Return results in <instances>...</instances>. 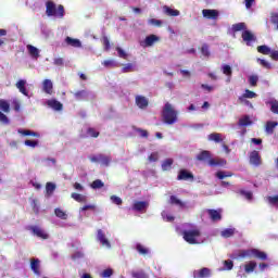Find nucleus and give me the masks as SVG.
<instances>
[{"label":"nucleus","mask_w":278,"mask_h":278,"mask_svg":"<svg viewBox=\"0 0 278 278\" xmlns=\"http://www.w3.org/2000/svg\"><path fill=\"white\" fill-rule=\"evenodd\" d=\"M211 275H212V270H210V268L207 267H203L200 270L193 273L194 278H207Z\"/></svg>","instance_id":"15"},{"label":"nucleus","mask_w":278,"mask_h":278,"mask_svg":"<svg viewBox=\"0 0 278 278\" xmlns=\"http://www.w3.org/2000/svg\"><path fill=\"white\" fill-rule=\"evenodd\" d=\"M28 229L37 238H40L41 240H49V233H47V231H45V229H42L41 227L29 226Z\"/></svg>","instance_id":"5"},{"label":"nucleus","mask_w":278,"mask_h":278,"mask_svg":"<svg viewBox=\"0 0 278 278\" xmlns=\"http://www.w3.org/2000/svg\"><path fill=\"white\" fill-rule=\"evenodd\" d=\"M136 251L139 252V255H149V249H147L141 243H137L136 244Z\"/></svg>","instance_id":"40"},{"label":"nucleus","mask_w":278,"mask_h":278,"mask_svg":"<svg viewBox=\"0 0 278 278\" xmlns=\"http://www.w3.org/2000/svg\"><path fill=\"white\" fill-rule=\"evenodd\" d=\"M66 45L70 47H74L75 49L81 48V41L79 39H73L72 37H66L65 38Z\"/></svg>","instance_id":"21"},{"label":"nucleus","mask_w":278,"mask_h":278,"mask_svg":"<svg viewBox=\"0 0 278 278\" xmlns=\"http://www.w3.org/2000/svg\"><path fill=\"white\" fill-rule=\"evenodd\" d=\"M54 66H64V59L63 58H55L53 61Z\"/></svg>","instance_id":"63"},{"label":"nucleus","mask_w":278,"mask_h":278,"mask_svg":"<svg viewBox=\"0 0 278 278\" xmlns=\"http://www.w3.org/2000/svg\"><path fill=\"white\" fill-rule=\"evenodd\" d=\"M162 118L165 125H175V123H177L178 113L170 102H166L163 106Z\"/></svg>","instance_id":"2"},{"label":"nucleus","mask_w":278,"mask_h":278,"mask_svg":"<svg viewBox=\"0 0 278 278\" xmlns=\"http://www.w3.org/2000/svg\"><path fill=\"white\" fill-rule=\"evenodd\" d=\"M257 62H260L261 66H263L264 68H268V70L273 68V65L264 59H257Z\"/></svg>","instance_id":"53"},{"label":"nucleus","mask_w":278,"mask_h":278,"mask_svg":"<svg viewBox=\"0 0 278 278\" xmlns=\"http://www.w3.org/2000/svg\"><path fill=\"white\" fill-rule=\"evenodd\" d=\"M0 110L5 114H10V102H8V100L0 99Z\"/></svg>","instance_id":"31"},{"label":"nucleus","mask_w":278,"mask_h":278,"mask_svg":"<svg viewBox=\"0 0 278 278\" xmlns=\"http://www.w3.org/2000/svg\"><path fill=\"white\" fill-rule=\"evenodd\" d=\"M163 12L166 16H179V10L170 9L168 5L163 7Z\"/></svg>","instance_id":"23"},{"label":"nucleus","mask_w":278,"mask_h":278,"mask_svg":"<svg viewBox=\"0 0 278 278\" xmlns=\"http://www.w3.org/2000/svg\"><path fill=\"white\" fill-rule=\"evenodd\" d=\"M149 24L155 27H162V20L150 18Z\"/></svg>","instance_id":"60"},{"label":"nucleus","mask_w":278,"mask_h":278,"mask_svg":"<svg viewBox=\"0 0 278 278\" xmlns=\"http://www.w3.org/2000/svg\"><path fill=\"white\" fill-rule=\"evenodd\" d=\"M208 140L212 142H223V136L218 132H213L208 135Z\"/></svg>","instance_id":"37"},{"label":"nucleus","mask_w":278,"mask_h":278,"mask_svg":"<svg viewBox=\"0 0 278 278\" xmlns=\"http://www.w3.org/2000/svg\"><path fill=\"white\" fill-rule=\"evenodd\" d=\"M136 131L140 135L141 138H149V131L142 128H136Z\"/></svg>","instance_id":"57"},{"label":"nucleus","mask_w":278,"mask_h":278,"mask_svg":"<svg viewBox=\"0 0 278 278\" xmlns=\"http://www.w3.org/2000/svg\"><path fill=\"white\" fill-rule=\"evenodd\" d=\"M163 219L167 223H173L175 220V216L168 214V213H162Z\"/></svg>","instance_id":"58"},{"label":"nucleus","mask_w":278,"mask_h":278,"mask_svg":"<svg viewBox=\"0 0 278 278\" xmlns=\"http://www.w3.org/2000/svg\"><path fill=\"white\" fill-rule=\"evenodd\" d=\"M237 257H239L240 260L253 257V249L240 250L237 254Z\"/></svg>","instance_id":"20"},{"label":"nucleus","mask_w":278,"mask_h":278,"mask_svg":"<svg viewBox=\"0 0 278 278\" xmlns=\"http://www.w3.org/2000/svg\"><path fill=\"white\" fill-rule=\"evenodd\" d=\"M114 275V270L112 268L104 269L101 274L102 278H110Z\"/></svg>","instance_id":"49"},{"label":"nucleus","mask_w":278,"mask_h":278,"mask_svg":"<svg viewBox=\"0 0 278 278\" xmlns=\"http://www.w3.org/2000/svg\"><path fill=\"white\" fill-rule=\"evenodd\" d=\"M255 268H257V263L251 261L248 264L244 265V270L245 273H253V270H255Z\"/></svg>","instance_id":"38"},{"label":"nucleus","mask_w":278,"mask_h":278,"mask_svg":"<svg viewBox=\"0 0 278 278\" xmlns=\"http://www.w3.org/2000/svg\"><path fill=\"white\" fill-rule=\"evenodd\" d=\"M30 270H33L35 275H40V260L38 258L30 260Z\"/></svg>","instance_id":"17"},{"label":"nucleus","mask_w":278,"mask_h":278,"mask_svg":"<svg viewBox=\"0 0 278 278\" xmlns=\"http://www.w3.org/2000/svg\"><path fill=\"white\" fill-rule=\"evenodd\" d=\"M18 134H21L22 136H38V134L31 130H18Z\"/></svg>","instance_id":"62"},{"label":"nucleus","mask_w":278,"mask_h":278,"mask_svg":"<svg viewBox=\"0 0 278 278\" xmlns=\"http://www.w3.org/2000/svg\"><path fill=\"white\" fill-rule=\"evenodd\" d=\"M216 177L218 179H225V177H233V174L231 172L219 170V172L216 173Z\"/></svg>","instance_id":"42"},{"label":"nucleus","mask_w":278,"mask_h":278,"mask_svg":"<svg viewBox=\"0 0 278 278\" xmlns=\"http://www.w3.org/2000/svg\"><path fill=\"white\" fill-rule=\"evenodd\" d=\"M102 43H103V47H104V51H110L111 46H110V38H108V36H104L102 38Z\"/></svg>","instance_id":"52"},{"label":"nucleus","mask_w":278,"mask_h":278,"mask_svg":"<svg viewBox=\"0 0 278 278\" xmlns=\"http://www.w3.org/2000/svg\"><path fill=\"white\" fill-rule=\"evenodd\" d=\"M178 181H194V174L188 169H180L177 176Z\"/></svg>","instance_id":"6"},{"label":"nucleus","mask_w":278,"mask_h":278,"mask_svg":"<svg viewBox=\"0 0 278 278\" xmlns=\"http://www.w3.org/2000/svg\"><path fill=\"white\" fill-rule=\"evenodd\" d=\"M54 214L56 218H61V220H66L68 218V215L66 214V212H64V210L56 207L54 208Z\"/></svg>","instance_id":"28"},{"label":"nucleus","mask_w":278,"mask_h":278,"mask_svg":"<svg viewBox=\"0 0 278 278\" xmlns=\"http://www.w3.org/2000/svg\"><path fill=\"white\" fill-rule=\"evenodd\" d=\"M269 55L271 60H274L275 62H278V50H273Z\"/></svg>","instance_id":"64"},{"label":"nucleus","mask_w":278,"mask_h":278,"mask_svg":"<svg viewBox=\"0 0 278 278\" xmlns=\"http://www.w3.org/2000/svg\"><path fill=\"white\" fill-rule=\"evenodd\" d=\"M252 257H256L257 260H262V261L268 260V255L266 254V252H262L257 249H253Z\"/></svg>","instance_id":"25"},{"label":"nucleus","mask_w":278,"mask_h":278,"mask_svg":"<svg viewBox=\"0 0 278 278\" xmlns=\"http://www.w3.org/2000/svg\"><path fill=\"white\" fill-rule=\"evenodd\" d=\"M0 123L1 125H8L10 123V118L3 112L0 111Z\"/></svg>","instance_id":"50"},{"label":"nucleus","mask_w":278,"mask_h":278,"mask_svg":"<svg viewBox=\"0 0 278 278\" xmlns=\"http://www.w3.org/2000/svg\"><path fill=\"white\" fill-rule=\"evenodd\" d=\"M257 81H260V77H257V75H252L249 77L250 86H257Z\"/></svg>","instance_id":"51"},{"label":"nucleus","mask_w":278,"mask_h":278,"mask_svg":"<svg viewBox=\"0 0 278 278\" xmlns=\"http://www.w3.org/2000/svg\"><path fill=\"white\" fill-rule=\"evenodd\" d=\"M46 192L49 195L53 194V192H55V184L47 182V185H46Z\"/></svg>","instance_id":"43"},{"label":"nucleus","mask_w":278,"mask_h":278,"mask_svg":"<svg viewBox=\"0 0 278 278\" xmlns=\"http://www.w3.org/2000/svg\"><path fill=\"white\" fill-rule=\"evenodd\" d=\"M247 29V24L244 23H237L232 25V31H242Z\"/></svg>","instance_id":"44"},{"label":"nucleus","mask_w":278,"mask_h":278,"mask_svg":"<svg viewBox=\"0 0 278 278\" xmlns=\"http://www.w3.org/2000/svg\"><path fill=\"white\" fill-rule=\"evenodd\" d=\"M42 87L46 94H53V83L51 79H45Z\"/></svg>","instance_id":"19"},{"label":"nucleus","mask_w":278,"mask_h":278,"mask_svg":"<svg viewBox=\"0 0 278 278\" xmlns=\"http://www.w3.org/2000/svg\"><path fill=\"white\" fill-rule=\"evenodd\" d=\"M149 207V202L146 201H136L132 205L135 212H144Z\"/></svg>","instance_id":"16"},{"label":"nucleus","mask_w":278,"mask_h":278,"mask_svg":"<svg viewBox=\"0 0 278 278\" xmlns=\"http://www.w3.org/2000/svg\"><path fill=\"white\" fill-rule=\"evenodd\" d=\"M277 122H267L265 125V131L267 134H275V127H277Z\"/></svg>","instance_id":"30"},{"label":"nucleus","mask_w":278,"mask_h":278,"mask_svg":"<svg viewBox=\"0 0 278 278\" xmlns=\"http://www.w3.org/2000/svg\"><path fill=\"white\" fill-rule=\"evenodd\" d=\"M222 72L226 77H231V75H233V70L231 68V65L228 64L222 66Z\"/></svg>","instance_id":"36"},{"label":"nucleus","mask_w":278,"mask_h":278,"mask_svg":"<svg viewBox=\"0 0 278 278\" xmlns=\"http://www.w3.org/2000/svg\"><path fill=\"white\" fill-rule=\"evenodd\" d=\"M249 125H253V121H251V116L244 115L238 122L239 127H249Z\"/></svg>","instance_id":"22"},{"label":"nucleus","mask_w":278,"mask_h":278,"mask_svg":"<svg viewBox=\"0 0 278 278\" xmlns=\"http://www.w3.org/2000/svg\"><path fill=\"white\" fill-rule=\"evenodd\" d=\"M241 38L243 42H247L248 47L251 45V42H255L257 40V37H255L251 30H243Z\"/></svg>","instance_id":"9"},{"label":"nucleus","mask_w":278,"mask_h":278,"mask_svg":"<svg viewBox=\"0 0 278 278\" xmlns=\"http://www.w3.org/2000/svg\"><path fill=\"white\" fill-rule=\"evenodd\" d=\"M48 106L51 108L52 110H55L56 112H60L63 110L64 105L62 104V102L58 101V100H49L47 102Z\"/></svg>","instance_id":"18"},{"label":"nucleus","mask_w":278,"mask_h":278,"mask_svg":"<svg viewBox=\"0 0 278 278\" xmlns=\"http://www.w3.org/2000/svg\"><path fill=\"white\" fill-rule=\"evenodd\" d=\"M74 97L77 101H86V99H88V91L86 90L76 91L74 93Z\"/></svg>","instance_id":"27"},{"label":"nucleus","mask_w":278,"mask_h":278,"mask_svg":"<svg viewBox=\"0 0 278 278\" xmlns=\"http://www.w3.org/2000/svg\"><path fill=\"white\" fill-rule=\"evenodd\" d=\"M87 134L91 136V138H99V131L94 128H88Z\"/></svg>","instance_id":"59"},{"label":"nucleus","mask_w":278,"mask_h":278,"mask_svg":"<svg viewBox=\"0 0 278 278\" xmlns=\"http://www.w3.org/2000/svg\"><path fill=\"white\" fill-rule=\"evenodd\" d=\"M268 103L270 104V112H273V114H278V101L271 100Z\"/></svg>","instance_id":"46"},{"label":"nucleus","mask_w":278,"mask_h":278,"mask_svg":"<svg viewBox=\"0 0 278 278\" xmlns=\"http://www.w3.org/2000/svg\"><path fill=\"white\" fill-rule=\"evenodd\" d=\"M71 198L74 199V201H77V203H87V201H88V198L86 195H83L77 192H73L71 194Z\"/></svg>","instance_id":"24"},{"label":"nucleus","mask_w":278,"mask_h":278,"mask_svg":"<svg viewBox=\"0 0 278 278\" xmlns=\"http://www.w3.org/2000/svg\"><path fill=\"white\" fill-rule=\"evenodd\" d=\"M242 97H244L245 99H255V97H257V93L249 89H245V92L242 94Z\"/></svg>","instance_id":"48"},{"label":"nucleus","mask_w":278,"mask_h":278,"mask_svg":"<svg viewBox=\"0 0 278 278\" xmlns=\"http://www.w3.org/2000/svg\"><path fill=\"white\" fill-rule=\"evenodd\" d=\"M169 203L170 205H178V207H186V203H184L181 200H179L175 195H170Z\"/></svg>","instance_id":"29"},{"label":"nucleus","mask_w":278,"mask_h":278,"mask_svg":"<svg viewBox=\"0 0 278 278\" xmlns=\"http://www.w3.org/2000/svg\"><path fill=\"white\" fill-rule=\"evenodd\" d=\"M26 86H27V80L25 79H20L15 84V88H17V90H20V92L24 94V97H29V91L27 90Z\"/></svg>","instance_id":"11"},{"label":"nucleus","mask_w":278,"mask_h":278,"mask_svg":"<svg viewBox=\"0 0 278 278\" xmlns=\"http://www.w3.org/2000/svg\"><path fill=\"white\" fill-rule=\"evenodd\" d=\"M257 52L262 53V55H270L271 51L270 48L266 45L263 46H258L257 48Z\"/></svg>","instance_id":"32"},{"label":"nucleus","mask_w":278,"mask_h":278,"mask_svg":"<svg viewBox=\"0 0 278 278\" xmlns=\"http://www.w3.org/2000/svg\"><path fill=\"white\" fill-rule=\"evenodd\" d=\"M27 50H28L29 55H31V58H35L36 60H38V58H40V50H38V48H36L31 45H28Z\"/></svg>","instance_id":"26"},{"label":"nucleus","mask_w":278,"mask_h":278,"mask_svg":"<svg viewBox=\"0 0 278 278\" xmlns=\"http://www.w3.org/2000/svg\"><path fill=\"white\" fill-rule=\"evenodd\" d=\"M201 53L202 55H204V58H210L211 53H210V46H207V43H204L201 47Z\"/></svg>","instance_id":"47"},{"label":"nucleus","mask_w":278,"mask_h":278,"mask_svg":"<svg viewBox=\"0 0 278 278\" xmlns=\"http://www.w3.org/2000/svg\"><path fill=\"white\" fill-rule=\"evenodd\" d=\"M224 266L226 270H231L233 268V261L227 260L224 262Z\"/></svg>","instance_id":"61"},{"label":"nucleus","mask_w":278,"mask_h":278,"mask_svg":"<svg viewBox=\"0 0 278 278\" xmlns=\"http://www.w3.org/2000/svg\"><path fill=\"white\" fill-rule=\"evenodd\" d=\"M195 160L198 162H207L208 166L215 167V166H226L227 160L225 159H213L212 152L207 150L201 151L197 156Z\"/></svg>","instance_id":"1"},{"label":"nucleus","mask_w":278,"mask_h":278,"mask_svg":"<svg viewBox=\"0 0 278 278\" xmlns=\"http://www.w3.org/2000/svg\"><path fill=\"white\" fill-rule=\"evenodd\" d=\"M116 51L118 53V58H123V60H127V52H125V50H123L121 47H117Z\"/></svg>","instance_id":"56"},{"label":"nucleus","mask_w":278,"mask_h":278,"mask_svg":"<svg viewBox=\"0 0 278 278\" xmlns=\"http://www.w3.org/2000/svg\"><path fill=\"white\" fill-rule=\"evenodd\" d=\"M174 162L175 161L173 159H166L165 161H163L162 170H170V168L173 167Z\"/></svg>","instance_id":"35"},{"label":"nucleus","mask_w":278,"mask_h":278,"mask_svg":"<svg viewBox=\"0 0 278 278\" xmlns=\"http://www.w3.org/2000/svg\"><path fill=\"white\" fill-rule=\"evenodd\" d=\"M111 162H112V156L100 154V164L102 166H110Z\"/></svg>","instance_id":"33"},{"label":"nucleus","mask_w":278,"mask_h":278,"mask_svg":"<svg viewBox=\"0 0 278 278\" xmlns=\"http://www.w3.org/2000/svg\"><path fill=\"white\" fill-rule=\"evenodd\" d=\"M236 233L235 228H226L222 231V237L223 238H231Z\"/></svg>","instance_id":"39"},{"label":"nucleus","mask_w":278,"mask_h":278,"mask_svg":"<svg viewBox=\"0 0 278 278\" xmlns=\"http://www.w3.org/2000/svg\"><path fill=\"white\" fill-rule=\"evenodd\" d=\"M239 194H241V197H244L248 201H253V192L251 191L240 190Z\"/></svg>","instance_id":"45"},{"label":"nucleus","mask_w":278,"mask_h":278,"mask_svg":"<svg viewBox=\"0 0 278 278\" xmlns=\"http://www.w3.org/2000/svg\"><path fill=\"white\" fill-rule=\"evenodd\" d=\"M132 278H149V274H146L144 270H138L131 273Z\"/></svg>","instance_id":"41"},{"label":"nucleus","mask_w":278,"mask_h":278,"mask_svg":"<svg viewBox=\"0 0 278 278\" xmlns=\"http://www.w3.org/2000/svg\"><path fill=\"white\" fill-rule=\"evenodd\" d=\"M155 42H160V37L152 34L146 37L143 43H141V47H153Z\"/></svg>","instance_id":"12"},{"label":"nucleus","mask_w":278,"mask_h":278,"mask_svg":"<svg viewBox=\"0 0 278 278\" xmlns=\"http://www.w3.org/2000/svg\"><path fill=\"white\" fill-rule=\"evenodd\" d=\"M182 238L185 242H188V244H199V241H197V239L201 238V230L199 228L184 230Z\"/></svg>","instance_id":"4"},{"label":"nucleus","mask_w":278,"mask_h":278,"mask_svg":"<svg viewBox=\"0 0 278 278\" xmlns=\"http://www.w3.org/2000/svg\"><path fill=\"white\" fill-rule=\"evenodd\" d=\"M206 214H208V218L213 223H218V220H223V215L220 214V211H218V210L208 208V210H206Z\"/></svg>","instance_id":"8"},{"label":"nucleus","mask_w":278,"mask_h":278,"mask_svg":"<svg viewBox=\"0 0 278 278\" xmlns=\"http://www.w3.org/2000/svg\"><path fill=\"white\" fill-rule=\"evenodd\" d=\"M97 239L100 241L102 247H106V249H112V243H110V240H108V238L105 237V232H103V230H98Z\"/></svg>","instance_id":"10"},{"label":"nucleus","mask_w":278,"mask_h":278,"mask_svg":"<svg viewBox=\"0 0 278 278\" xmlns=\"http://www.w3.org/2000/svg\"><path fill=\"white\" fill-rule=\"evenodd\" d=\"M250 164L252 166H262V156L257 150H253L250 153Z\"/></svg>","instance_id":"7"},{"label":"nucleus","mask_w":278,"mask_h":278,"mask_svg":"<svg viewBox=\"0 0 278 278\" xmlns=\"http://www.w3.org/2000/svg\"><path fill=\"white\" fill-rule=\"evenodd\" d=\"M104 186L105 184L102 182L101 179H96L91 182L90 188H92V190H101Z\"/></svg>","instance_id":"34"},{"label":"nucleus","mask_w":278,"mask_h":278,"mask_svg":"<svg viewBox=\"0 0 278 278\" xmlns=\"http://www.w3.org/2000/svg\"><path fill=\"white\" fill-rule=\"evenodd\" d=\"M136 105L140 109V110H144L147 108H149V99H147V97L144 96H136Z\"/></svg>","instance_id":"13"},{"label":"nucleus","mask_w":278,"mask_h":278,"mask_svg":"<svg viewBox=\"0 0 278 278\" xmlns=\"http://www.w3.org/2000/svg\"><path fill=\"white\" fill-rule=\"evenodd\" d=\"M149 162H157L160 160V154L157 152H153L148 157Z\"/></svg>","instance_id":"55"},{"label":"nucleus","mask_w":278,"mask_h":278,"mask_svg":"<svg viewBox=\"0 0 278 278\" xmlns=\"http://www.w3.org/2000/svg\"><path fill=\"white\" fill-rule=\"evenodd\" d=\"M202 14L204 18H208L211 21H216V18H218V12L216 10L204 9L202 10Z\"/></svg>","instance_id":"14"},{"label":"nucleus","mask_w":278,"mask_h":278,"mask_svg":"<svg viewBox=\"0 0 278 278\" xmlns=\"http://www.w3.org/2000/svg\"><path fill=\"white\" fill-rule=\"evenodd\" d=\"M46 14L47 16H56V18H64V5L59 4L56 8L55 2H53L52 0H48L46 2Z\"/></svg>","instance_id":"3"},{"label":"nucleus","mask_w":278,"mask_h":278,"mask_svg":"<svg viewBox=\"0 0 278 278\" xmlns=\"http://www.w3.org/2000/svg\"><path fill=\"white\" fill-rule=\"evenodd\" d=\"M111 201L114 205H123V199L118 198V195H111Z\"/></svg>","instance_id":"54"}]
</instances>
